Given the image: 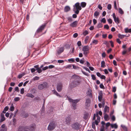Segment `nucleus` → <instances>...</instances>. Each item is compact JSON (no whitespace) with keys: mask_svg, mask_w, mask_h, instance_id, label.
Here are the masks:
<instances>
[{"mask_svg":"<svg viewBox=\"0 0 131 131\" xmlns=\"http://www.w3.org/2000/svg\"><path fill=\"white\" fill-rule=\"evenodd\" d=\"M112 16L115 23L117 24L119 23L120 22L119 18L118 17H116L115 14L114 13L113 14Z\"/></svg>","mask_w":131,"mask_h":131,"instance_id":"obj_9","label":"nucleus"},{"mask_svg":"<svg viewBox=\"0 0 131 131\" xmlns=\"http://www.w3.org/2000/svg\"><path fill=\"white\" fill-rule=\"evenodd\" d=\"M68 61L69 62H75V60L74 58H72L71 59H69L68 60Z\"/></svg>","mask_w":131,"mask_h":131,"instance_id":"obj_37","label":"nucleus"},{"mask_svg":"<svg viewBox=\"0 0 131 131\" xmlns=\"http://www.w3.org/2000/svg\"><path fill=\"white\" fill-rule=\"evenodd\" d=\"M97 7H98V8L99 9H100L101 10L102 9V7L101 6V5L100 4H99L98 5Z\"/></svg>","mask_w":131,"mask_h":131,"instance_id":"obj_55","label":"nucleus"},{"mask_svg":"<svg viewBox=\"0 0 131 131\" xmlns=\"http://www.w3.org/2000/svg\"><path fill=\"white\" fill-rule=\"evenodd\" d=\"M87 95L89 97H92V90L90 89H89L87 92Z\"/></svg>","mask_w":131,"mask_h":131,"instance_id":"obj_17","label":"nucleus"},{"mask_svg":"<svg viewBox=\"0 0 131 131\" xmlns=\"http://www.w3.org/2000/svg\"><path fill=\"white\" fill-rule=\"evenodd\" d=\"M46 23H45L40 26L37 30L36 32L38 33L42 31L46 27Z\"/></svg>","mask_w":131,"mask_h":131,"instance_id":"obj_8","label":"nucleus"},{"mask_svg":"<svg viewBox=\"0 0 131 131\" xmlns=\"http://www.w3.org/2000/svg\"><path fill=\"white\" fill-rule=\"evenodd\" d=\"M104 28H105L106 29H109V27L108 25H106L104 26Z\"/></svg>","mask_w":131,"mask_h":131,"instance_id":"obj_61","label":"nucleus"},{"mask_svg":"<svg viewBox=\"0 0 131 131\" xmlns=\"http://www.w3.org/2000/svg\"><path fill=\"white\" fill-rule=\"evenodd\" d=\"M116 42L119 44H121V41L119 39H117Z\"/></svg>","mask_w":131,"mask_h":131,"instance_id":"obj_57","label":"nucleus"},{"mask_svg":"<svg viewBox=\"0 0 131 131\" xmlns=\"http://www.w3.org/2000/svg\"><path fill=\"white\" fill-rule=\"evenodd\" d=\"M78 45L79 46H80L81 45V42L80 41H79L77 43Z\"/></svg>","mask_w":131,"mask_h":131,"instance_id":"obj_59","label":"nucleus"},{"mask_svg":"<svg viewBox=\"0 0 131 131\" xmlns=\"http://www.w3.org/2000/svg\"><path fill=\"white\" fill-rule=\"evenodd\" d=\"M30 69L32 73L36 71V69L34 68L31 69Z\"/></svg>","mask_w":131,"mask_h":131,"instance_id":"obj_62","label":"nucleus"},{"mask_svg":"<svg viewBox=\"0 0 131 131\" xmlns=\"http://www.w3.org/2000/svg\"><path fill=\"white\" fill-rule=\"evenodd\" d=\"M15 90L17 92H18L19 91V88L17 86L15 88Z\"/></svg>","mask_w":131,"mask_h":131,"instance_id":"obj_63","label":"nucleus"},{"mask_svg":"<svg viewBox=\"0 0 131 131\" xmlns=\"http://www.w3.org/2000/svg\"><path fill=\"white\" fill-rule=\"evenodd\" d=\"M71 120V118L70 116L67 117L66 119V122L67 124H69Z\"/></svg>","mask_w":131,"mask_h":131,"instance_id":"obj_15","label":"nucleus"},{"mask_svg":"<svg viewBox=\"0 0 131 131\" xmlns=\"http://www.w3.org/2000/svg\"><path fill=\"white\" fill-rule=\"evenodd\" d=\"M102 91H100L99 93L98 99L100 101H101L102 99Z\"/></svg>","mask_w":131,"mask_h":131,"instance_id":"obj_14","label":"nucleus"},{"mask_svg":"<svg viewBox=\"0 0 131 131\" xmlns=\"http://www.w3.org/2000/svg\"><path fill=\"white\" fill-rule=\"evenodd\" d=\"M1 118L0 121L1 122L4 121L5 119L4 115V114L2 113L1 115Z\"/></svg>","mask_w":131,"mask_h":131,"instance_id":"obj_19","label":"nucleus"},{"mask_svg":"<svg viewBox=\"0 0 131 131\" xmlns=\"http://www.w3.org/2000/svg\"><path fill=\"white\" fill-rule=\"evenodd\" d=\"M82 67L83 68V69L85 70L86 71L89 70V69L85 67L82 66Z\"/></svg>","mask_w":131,"mask_h":131,"instance_id":"obj_58","label":"nucleus"},{"mask_svg":"<svg viewBox=\"0 0 131 131\" xmlns=\"http://www.w3.org/2000/svg\"><path fill=\"white\" fill-rule=\"evenodd\" d=\"M101 22L104 23H105L106 22V20L105 18H103L101 20Z\"/></svg>","mask_w":131,"mask_h":131,"instance_id":"obj_45","label":"nucleus"},{"mask_svg":"<svg viewBox=\"0 0 131 131\" xmlns=\"http://www.w3.org/2000/svg\"><path fill=\"white\" fill-rule=\"evenodd\" d=\"M23 75L24 74H20L18 75V78L19 79H20L21 78Z\"/></svg>","mask_w":131,"mask_h":131,"instance_id":"obj_52","label":"nucleus"},{"mask_svg":"<svg viewBox=\"0 0 131 131\" xmlns=\"http://www.w3.org/2000/svg\"><path fill=\"white\" fill-rule=\"evenodd\" d=\"M88 33H89V32L88 31L85 30L83 33V34L84 36H85L86 35H88Z\"/></svg>","mask_w":131,"mask_h":131,"instance_id":"obj_33","label":"nucleus"},{"mask_svg":"<svg viewBox=\"0 0 131 131\" xmlns=\"http://www.w3.org/2000/svg\"><path fill=\"white\" fill-rule=\"evenodd\" d=\"M91 102V101L89 98H88L86 100L85 104L86 105L88 106L89 105Z\"/></svg>","mask_w":131,"mask_h":131,"instance_id":"obj_18","label":"nucleus"},{"mask_svg":"<svg viewBox=\"0 0 131 131\" xmlns=\"http://www.w3.org/2000/svg\"><path fill=\"white\" fill-rule=\"evenodd\" d=\"M118 36L119 38L121 39H122L125 37L126 36L125 35H121L120 34H118Z\"/></svg>","mask_w":131,"mask_h":131,"instance_id":"obj_25","label":"nucleus"},{"mask_svg":"<svg viewBox=\"0 0 131 131\" xmlns=\"http://www.w3.org/2000/svg\"><path fill=\"white\" fill-rule=\"evenodd\" d=\"M62 85L61 83H58L57 86V90L58 92H60L62 89Z\"/></svg>","mask_w":131,"mask_h":131,"instance_id":"obj_10","label":"nucleus"},{"mask_svg":"<svg viewBox=\"0 0 131 131\" xmlns=\"http://www.w3.org/2000/svg\"><path fill=\"white\" fill-rule=\"evenodd\" d=\"M110 42L111 43V47H113L114 46V45H113V42L112 41H110Z\"/></svg>","mask_w":131,"mask_h":131,"instance_id":"obj_56","label":"nucleus"},{"mask_svg":"<svg viewBox=\"0 0 131 131\" xmlns=\"http://www.w3.org/2000/svg\"><path fill=\"white\" fill-rule=\"evenodd\" d=\"M98 41L96 40H94L92 41V43L95 44H97L98 43Z\"/></svg>","mask_w":131,"mask_h":131,"instance_id":"obj_43","label":"nucleus"},{"mask_svg":"<svg viewBox=\"0 0 131 131\" xmlns=\"http://www.w3.org/2000/svg\"><path fill=\"white\" fill-rule=\"evenodd\" d=\"M73 6L74 7H76V9H79V10H80L82 9L81 6L80 5V3L78 2L75 3Z\"/></svg>","mask_w":131,"mask_h":131,"instance_id":"obj_13","label":"nucleus"},{"mask_svg":"<svg viewBox=\"0 0 131 131\" xmlns=\"http://www.w3.org/2000/svg\"><path fill=\"white\" fill-rule=\"evenodd\" d=\"M28 114L27 113H26L24 112L22 115V117L24 118H26L28 116Z\"/></svg>","mask_w":131,"mask_h":131,"instance_id":"obj_28","label":"nucleus"},{"mask_svg":"<svg viewBox=\"0 0 131 131\" xmlns=\"http://www.w3.org/2000/svg\"><path fill=\"white\" fill-rule=\"evenodd\" d=\"M91 77H92V78L93 79V80H95L96 79V77L94 74H92L91 75Z\"/></svg>","mask_w":131,"mask_h":131,"instance_id":"obj_54","label":"nucleus"},{"mask_svg":"<svg viewBox=\"0 0 131 131\" xmlns=\"http://www.w3.org/2000/svg\"><path fill=\"white\" fill-rule=\"evenodd\" d=\"M56 125L54 122H51L50 123L48 127V129L49 131L53 130L55 128Z\"/></svg>","mask_w":131,"mask_h":131,"instance_id":"obj_6","label":"nucleus"},{"mask_svg":"<svg viewBox=\"0 0 131 131\" xmlns=\"http://www.w3.org/2000/svg\"><path fill=\"white\" fill-rule=\"evenodd\" d=\"M78 23V21L76 20L73 22L71 23L70 24V26L72 28L75 27H77Z\"/></svg>","mask_w":131,"mask_h":131,"instance_id":"obj_11","label":"nucleus"},{"mask_svg":"<svg viewBox=\"0 0 131 131\" xmlns=\"http://www.w3.org/2000/svg\"><path fill=\"white\" fill-rule=\"evenodd\" d=\"M96 116L97 117V121H99V122H100V117L99 116L98 114L97 113H96Z\"/></svg>","mask_w":131,"mask_h":131,"instance_id":"obj_36","label":"nucleus"},{"mask_svg":"<svg viewBox=\"0 0 131 131\" xmlns=\"http://www.w3.org/2000/svg\"><path fill=\"white\" fill-rule=\"evenodd\" d=\"M100 87L102 89H104L105 87L102 83L100 85Z\"/></svg>","mask_w":131,"mask_h":131,"instance_id":"obj_50","label":"nucleus"},{"mask_svg":"<svg viewBox=\"0 0 131 131\" xmlns=\"http://www.w3.org/2000/svg\"><path fill=\"white\" fill-rule=\"evenodd\" d=\"M72 64H69V65H67L66 67V68H71L72 67Z\"/></svg>","mask_w":131,"mask_h":131,"instance_id":"obj_53","label":"nucleus"},{"mask_svg":"<svg viewBox=\"0 0 131 131\" xmlns=\"http://www.w3.org/2000/svg\"><path fill=\"white\" fill-rule=\"evenodd\" d=\"M111 119L113 121H114L115 120V118L114 115L112 116L111 117Z\"/></svg>","mask_w":131,"mask_h":131,"instance_id":"obj_51","label":"nucleus"},{"mask_svg":"<svg viewBox=\"0 0 131 131\" xmlns=\"http://www.w3.org/2000/svg\"><path fill=\"white\" fill-rule=\"evenodd\" d=\"M101 79H105L106 77L104 75H101V77H100Z\"/></svg>","mask_w":131,"mask_h":131,"instance_id":"obj_64","label":"nucleus"},{"mask_svg":"<svg viewBox=\"0 0 131 131\" xmlns=\"http://www.w3.org/2000/svg\"><path fill=\"white\" fill-rule=\"evenodd\" d=\"M109 107H108L106 105L105 106V107L104 109V114L105 113H106V112L108 113L109 111Z\"/></svg>","mask_w":131,"mask_h":131,"instance_id":"obj_16","label":"nucleus"},{"mask_svg":"<svg viewBox=\"0 0 131 131\" xmlns=\"http://www.w3.org/2000/svg\"><path fill=\"white\" fill-rule=\"evenodd\" d=\"M102 56L103 57L105 58L106 56V54L104 52H103L102 53Z\"/></svg>","mask_w":131,"mask_h":131,"instance_id":"obj_60","label":"nucleus"},{"mask_svg":"<svg viewBox=\"0 0 131 131\" xmlns=\"http://www.w3.org/2000/svg\"><path fill=\"white\" fill-rule=\"evenodd\" d=\"M105 63L104 61H102L101 62V67H105Z\"/></svg>","mask_w":131,"mask_h":131,"instance_id":"obj_34","label":"nucleus"},{"mask_svg":"<svg viewBox=\"0 0 131 131\" xmlns=\"http://www.w3.org/2000/svg\"><path fill=\"white\" fill-rule=\"evenodd\" d=\"M104 114V118L106 121H107L108 120V116L106 113Z\"/></svg>","mask_w":131,"mask_h":131,"instance_id":"obj_20","label":"nucleus"},{"mask_svg":"<svg viewBox=\"0 0 131 131\" xmlns=\"http://www.w3.org/2000/svg\"><path fill=\"white\" fill-rule=\"evenodd\" d=\"M14 110V107L13 106V105H11V106L9 108V110L11 111H13Z\"/></svg>","mask_w":131,"mask_h":131,"instance_id":"obj_35","label":"nucleus"},{"mask_svg":"<svg viewBox=\"0 0 131 131\" xmlns=\"http://www.w3.org/2000/svg\"><path fill=\"white\" fill-rule=\"evenodd\" d=\"M26 96L28 97H30L32 98L34 97V96L31 93H28L26 95Z\"/></svg>","mask_w":131,"mask_h":131,"instance_id":"obj_26","label":"nucleus"},{"mask_svg":"<svg viewBox=\"0 0 131 131\" xmlns=\"http://www.w3.org/2000/svg\"><path fill=\"white\" fill-rule=\"evenodd\" d=\"M68 100L69 102L72 103V106L73 109L75 110L76 109L77 103L80 101V99H79L76 100H73L71 99H69Z\"/></svg>","mask_w":131,"mask_h":131,"instance_id":"obj_3","label":"nucleus"},{"mask_svg":"<svg viewBox=\"0 0 131 131\" xmlns=\"http://www.w3.org/2000/svg\"><path fill=\"white\" fill-rule=\"evenodd\" d=\"M89 36H87L86 37H85V40H84V42L85 43V44H86L88 42V40L89 39Z\"/></svg>","mask_w":131,"mask_h":131,"instance_id":"obj_30","label":"nucleus"},{"mask_svg":"<svg viewBox=\"0 0 131 131\" xmlns=\"http://www.w3.org/2000/svg\"><path fill=\"white\" fill-rule=\"evenodd\" d=\"M20 100V98L18 97H16L15 98L14 100L15 101H19Z\"/></svg>","mask_w":131,"mask_h":131,"instance_id":"obj_48","label":"nucleus"},{"mask_svg":"<svg viewBox=\"0 0 131 131\" xmlns=\"http://www.w3.org/2000/svg\"><path fill=\"white\" fill-rule=\"evenodd\" d=\"M67 18L69 22H71L73 21L72 18L71 17H67Z\"/></svg>","mask_w":131,"mask_h":131,"instance_id":"obj_32","label":"nucleus"},{"mask_svg":"<svg viewBox=\"0 0 131 131\" xmlns=\"http://www.w3.org/2000/svg\"><path fill=\"white\" fill-rule=\"evenodd\" d=\"M86 5V3L84 2H82L81 3V5L82 8L85 7Z\"/></svg>","mask_w":131,"mask_h":131,"instance_id":"obj_23","label":"nucleus"},{"mask_svg":"<svg viewBox=\"0 0 131 131\" xmlns=\"http://www.w3.org/2000/svg\"><path fill=\"white\" fill-rule=\"evenodd\" d=\"M72 78L74 80L73 82L74 86L76 87L80 84L81 83L80 78L79 76L73 75L72 76Z\"/></svg>","mask_w":131,"mask_h":131,"instance_id":"obj_2","label":"nucleus"},{"mask_svg":"<svg viewBox=\"0 0 131 131\" xmlns=\"http://www.w3.org/2000/svg\"><path fill=\"white\" fill-rule=\"evenodd\" d=\"M112 8L111 5L110 4H108L107 5V8L108 10H110Z\"/></svg>","mask_w":131,"mask_h":131,"instance_id":"obj_41","label":"nucleus"},{"mask_svg":"<svg viewBox=\"0 0 131 131\" xmlns=\"http://www.w3.org/2000/svg\"><path fill=\"white\" fill-rule=\"evenodd\" d=\"M89 47L88 46H84L82 49L83 51V53L85 56H86L89 53Z\"/></svg>","mask_w":131,"mask_h":131,"instance_id":"obj_5","label":"nucleus"},{"mask_svg":"<svg viewBox=\"0 0 131 131\" xmlns=\"http://www.w3.org/2000/svg\"><path fill=\"white\" fill-rule=\"evenodd\" d=\"M81 71H82V73L83 74H84L85 75L87 76H89V75L88 73H87L82 70Z\"/></svg>","mask_w":131,"mask_h":131,"instance_id":"obj_44","label":"nucleus"},{"mask_svg":"<svg viewBox=\"0 0 131 131\" xmlns=\"http://www.w3.org/2000/svg\"><path fill=\"white\" fill-rule=\"evenodd\" d=\"M20 93L21 94H23L24 93V89L22 88L21 89Z\"/></svg>","mask_w":131,"mask_h":131,"instance_id":"obj_47","label":"nucleus"},{"mask_svg":"<svg viewBox=\"0 0 131 131\" xmlns=\"http://www.w3.org/2000/svg\"><path fill=\"white\" fill-rule=\"evenodd\" d=\"M118 11L119 13L121 14H123L124 13V12L122 9L121 8H118Z\"/></svg>","mask_w":131,"mask_h":131,"instance_id":"obj_31","label":"nucleus"},{"mask_svg":"<svg viewBox=\"0 0 131 131\" xmlns=\"http://www.w3.org/2000/svg\"><path fill=\"white\" fill-rule=\"evenodd\" d=\"M99 12L97 11H95L94 14V15L96 18L97 16H99Z\"/></svg>","mask_w":131,"mask_h":131,"instance_id":"obj_21","label":"nucleus"},{"mask_svg":"<svg viewBox=\"0 0 131 131\" xmlns=\"http://www.w3.org/2000/svg\"><path fill=\"white\" fill-rule=\"evenodd\" d=\"M36 127V125L34 124L31 125L28 128L27 127H19L18 131H32L35 130Z\"/></svg>","mask_w":131,"mask_h":131,"instance_id":"obj_1","label":"nucleus"},{"mask_svg":"<svg viewBox=\"0 0 131 131\" xmlns=\"http://www.w3.org/2000/svg\"><path fill=\"white\" fill-rule=\"evenodd\" d=\"M114 8L115 9H117L116 3V1L114 2Z\"/></svg>","mask_w":131,"mask_h":131,"instance_id":"obj_42","label":"nucleus"},{"mask_svg":"<svg viewBox=\"0 0 131 131\" xmlns=\"http://www.w3.org/2000/svg\"><path fill=\"white\" fill-rule=\"evenodd\" d=\"M48 84L46 82H44L38 85V88L40 90L46 89L48 87Z\"/></svg>","mask_w":131,"mask_h":131,"instance_id":"obj_4","label":"nucleus"},{"mask_svg":"<svg viewBox=\"0 0 131 131\" xmlns=\"http://www.w3.org/2000/svg\"><path fill=\"white\" fill-rule=\"evenodd\" d=\"M36 70L37 71V72L39 73H40L42 72V70H41V69H40V68H38V69H37Z\"/></svg>","mask_w":131,"mask_h":131,"instance_id":"obj_39","label":"nucleus"},{"mask_svg":"<svg viewBox=\"0 0 131 131\" xmlns=\"http://www.w3.org/2000/svg\"><path fill=\"white\" fill-rule=\"evenodd\" d=\"M70 10V8L69 6H66L65 7L64 10L65 12H67Z\"/></svg>","mask_w":131,"mask_h":131,"instance_id":"obj_24","label":"nucleus"},{"mask_svg":"<svg viewBox=\"0 0 131 131\" xmlns=\"http://www.w3.org/2000/svg\"><path fill=\"white\" fill-rule=\"evenodd\" d=\"M80 126V125L78 123H74L72 125V128L76 130L79 129Z\"/></svg>","mask_w":131,"mask_h":131,"instance_id":"obj_7","label":"nucleus"},{"mask_svg":"<svg viewBox=\"0 0 131 131\" xmlns=\"http://www.w3.org/2000/svg\"><path fill=\"white\" fill-rule=\"evenodd\" d=\"M125 32L126 33L128 32L130 33L131 32V28L128 29L127 28L125 29Z\"/></svg>","mask_w":131,"mask_h":131,"instance_id":"obj_29","label":"nucleus"},{"mask_svg":"<svg viewBox=\"0 0 131 131\" xmlns=\"http://www.w3.org/2000/svg\"><path fill=\"white\" fill-rule=\"evenodd\" d=\"M111 127L112 128H114L115 129H116L117 128L118 126L116 124H111Z\"/></svg>","mask_w":131,"mask_h":131,"instance_id":"obj_27","label":"nucleus"},{"mask_svg":"<svg viewBox=\"0 0 131 131\" xmlns=\"http://www.w3.org/2000/svg\"><path fill=\"white\" fill-rule=\"evenodd\" d=\"M107 21L109 24H112V20L111 18H109L107 20Z\"/></svg>","mask_w":131,"mask_h":131,"instance_id":"obj_46","label":"nucleus"},{"mask_svg":"<svg viewBox=\"0 0 131 131\" xmlns=\"http://www.w3.org/2000/svg\"><path fill=\"white\" fill-rule=\"evenodd\" d=\"M64 48L63 47H61L59 48L57 50V53L58 54H59L62 52L64 50Z\"/></svg>","mask_w":131,"mask_h":131,"instance_id":"obj_12","label":"nucleus"},{"mask_svg":"<svg viewBox=\"0 0 131 131\" xmlns=\"http://www.w3.org/2000/svg\"><path fill=\"white\" fill-rule=\"evenodd\" d=\"M84 58H83L80 61V63L81 64H83L84 62Z\"/></svg>","mask_w":131,"mask_h":131,"instance_id":"obj_49","label":"nucleus"},{"mask_svg":"<svg viewBox=\"0 0 131 131\" xmlns=\"http://www.w3.org/2000/svg\"><path fill=\"white\" fill-rule=\"evenodd\" d=\"M39 79L40 78L39 77L36 76L34 78L33 80L34 81H36L39 80Z\"/></svg>","mask_w":131,"mask_h":131,"instance_id":"obj_40","label":"nucleus"},{"mask_svg":"<svg viewBox=\"0 0 131 131\" xmlns=\"http://www.w3.org/2000/svg\"><path fill=\"white\" fill-rule=\"evenodd\" d=\"M103 25L101 23L99 24L97 26V27L98 28H100L103 27Z\"/></svg>","mask_w":131,"mask_h":131,"instance_id":"obj_38","label":"nucleus"},{"mask_svg":"<svg viewBox=\"0 0 131 131\" xmlns=\"http://www.w3.org/2000/svg\"><path fill=\"white\" fill-rule=\"evenodd\" d=\"M52 92L54 94L56 95L57 96H59V97H61V96L60 94L58 93L55 90H53L52 91Z\"/></svg>","mask_w":131,"mask_h":131,"instance_id":"obj_22","label":"nucleus"}]
</instances>
